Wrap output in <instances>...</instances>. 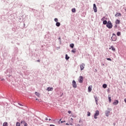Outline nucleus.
Listing matches in <instances>:
<instances>
[{
	"label": "nucleus",
	"mask_w": 126,
	"mask_h": 126,
	"mask_svg": "<svg viewBox=\"0 0 126 126\" xmlns=\"http://www.w3.org/2000/svg\"><path fill=\"white\" fill-rule=\"evenodd\" d=\"M106 27L107 28H109V29H112V28H113V24H112V22H111V21H109L107 22Z\"/></svg>",
	"instance_id": "f257e3e1"
},
{
	"label": "nucleus",
	"mask_w": 126,
	"mask_h": 126,
	"mask_svg": "<svg viewBox=\"0 0 126 126\" xmlns=\"http://www.w3.org/2000/svg\"><path fill=\"white\" fill-rule=\"evenodd\" d=\"M100 114V113L99 112L98 110H96L95 112L94 115V119H95V120L97 119L98 116H99V114Z\"/></svg>",
	"instance_id": "f03ea898"
},
{
	"label": "nucleus",
	"mask_w": 126,
	"mask_h": 126,
	"mask_svg": "<svg viewBox=\"0 0 126 126\" xmlns=\"http://www.w3.org/2000/svg\"><path fill=\"white\" fill-rule=\"evenodd\" d=\"M111 40H112V41H116L117 40V35H116V34L113 33L112 34V36L111 37Z\"/></svg>",
	"instance_id": "7ed1b4c3"
},
{
	"label": "nucleus",
	"mask_w": 126,
	"mask_h": 126,
	"mask_svg": "<svg viewBox=\"0 0 126 126\" xmlns=\"http://www.w3.org/2000/svg\"><path fill=\"white\" fill-rule=\"evenodd\" d=\"M72 86L73 88H76L77 87V85L76 84V82H75L74 80H73L72 81Z\"/></svg>",
	"instance_id": "20e7f679"
},
{
	"label": "nucleus",
	"mask_w": 126,
	"mask_h": 126,
	"mask_svg": "<svg viewBox=\"0 0 126 126\" xmlns=\"http://www.w3.org/2000/svg\"><path fill=\"white\" fill-rule=\"evenodd\" d=\"M80 66L81 70H83V69H84V67L85 66V64L83 63L80 64Z\"/></svg>",
	"instance_id": "39448f33"
},
{
	"label": "nucleus",
	"mask_w": 126,
	"mask_h": 126,
	"mask_svg": "<svg viewBox=\"0 0 126 126\" xmlns=\"http://www.w3.org/2000/svg\"><path fill=\"white\" fill-rule=\"evenodd\" d=\"M79 82L80 83H82V82H83V77L81 76L79 77Z\"/></svg>",
	"instance_id": "423d86ee"
},
{
	"label": "nucleus",
	"mask_w": 126,
	"mask_h": 126,
	"mask_svg": "<svg viewBox=\"0 0 126 126\" xmlns=\"http://www.w3.org/2000/svg\"><path fill=\"white\" fill-rule=\"evenodd\" d=\"M118 104H119V100H114V102L113 103V105L114 106L118 105Z\"/></svg>",
	"instance_id": "0eeeda50"
},
{
	"label": "nucleus",
	"mask_w": 126,
	"mask_h": 126,
	"mask_svg": "<svg viewBox=\"0 0 126 126\" xmlns=\"http://www.w3.org/2000/svg\"><path fill=\"white\" fill-rule=\"evenodd\" d=\"M94 12H97V7L96 6V4H94Z\"/></svg>",
	"instance_id": "6e6552de"
},
{
	"label": "nucleus",
	"mask_w": 126,
	"mask_h": 126,
	"mask_svg": "<svg viewBox=\"0 0 126 126\" xmlns=\"http://www.w3.org/2000/svg\"><path fill=\"white\" fill-rule=\"evenodd\" d=\"M54 88L53 87H48L47 89V91H53Z\"/></svg>",
	"instance_id": "1a4fd4ad"
},
{
	"label": "nucleus",
	"mask_w": 126,
	"mask_h": 126,
	"mask_svg": "<svg viewBox=\"0 0 126 126\" xmlns=\"http://www.w3.org/2000/svg\"><path fill=\"white\" fill-rule=\"evenodd\" d=\"M92 91V86H90L88 87V92H91Z\"/></svg>",
	"instance_id": "9d476101"
},
{
	"label": "nucleus",
	"mask_w": 126,
	"mask_h": 126,
	"mask_svg": "<svg viewBox=\"0 0 126 126\" xmlns=\"http://www.w3.org/2000/svg\"><path fill=\"white\" fill-rule=\"evenodd\" d=\"M122 16V14H121V13H116V14H115L116 17H118V16Z\"/></svg>",
	"instance_id": "9b49d317"
},
{
	"label": "nucleus",
	"mask_w": 126,
	"mask_h": 126,
	"mask_svg": "<svg viewBox=\"0 0 126 126\" xmlns=\"http://www.w3.org/2000/svg\"><path fill=\"white\" fill-rule=\"evenodd\" d=\"M35 94L36 96H37V97L38 98H40V96H41V94H40V93H38V92H35Z\"/></svg>",
	"instance_id": "f8f14e48"
},
{
	"label": "nucleus",
	"mask_w": 126,
	"mask_h": 126,
	"mask_svg": "<svg viewBox=\"0 0 126 126\" xmlns=\"http://www.w3.org/2000/svg\"><path fill=\"white\" fill-rule=\"evenodd\" d=\"M2 126H8V124L7 122H4Z\"/></svg>",
	"instance_id": "ddd939ff"
},
{
	"label": "nucleus",
	"mask_w": 126,
	"mask_h": 126,
	"mask_svg": "<svg viewBox=\"0 0 126 126\" xmlns=\"http://www.w3.org/2000/svg\"><path fill=\"white\" fill-rule=\"evenodd\" d=\"M70 48H71V49H73V47H74V44L73 43L70 44Z\"/></svg>",
	"instance_id": "4468645a"
},
{
	"label": "nucleus",
	"mask_w": 126,
	"mask_h": 126,
	"mask_svg": "<svg viewBox=\"0 0 126 126\" xmlns=\"http://www.w3.org/2000/svg\"><path fill=\"white\" fill-rule=\"evenodd\" d=\"M111 49L112 51H116V49H115V48L113 46H111L110 48H109L110 50H111Z\"/></svg>",
	"instance_id": "2eb2a0df"
},
{
	"label": "nucleus",
	"mask_w": 126,
	"mask_h": 126,
	"mask_svg": "<svg viewBox=\"0 0 126 126\" xmlns=\"http://www.w3.org/2000/svg\"><path fill=\"white\" fill-rule=\"evenodd\" d=\"M107 24H108V22H107L106 20L103 21V24H104V25H106H106H107Z\"/></svg>",
	"instance_id": "dca6fc26"
},
{
	"label": "nucleus",
	"mask_w": 126,
	"mask_h": 126,
	"mask_svg": "<svg viewBox=\"0 0 126 126\" xmlns=\"http://www.w3.org/2000/svg\"><path fill=\"white\" fill-rule=\"evenodd\" d=\"M56 25V26H57V27H60V26H61V23H60L59 22H57Z\"/></svg>",
	"instance_id": "f3484780"
},
{
	"label": "nucleus",
	"mask_w": 126,
	"mask_h": 126,
	"mask_svg": "<svg viewBox=\"0 0 126 126\" xmlns=\"http://www.w3.org/2000/svg\"><path fill=\"white\" fill-rule=\"evenodd\" d=\"M120 20L117 19L116 21V24H120Z\"/></svg>",
	"instance_id": "a211bd4d"
},
{
	"label": "nucleus",
	"mask_w": 126,
	"mask_h": 126,
	"mask_svg": "<svg viewBox=\"0 0 126 126\" xmlns=\"http://www.w3.org/2000/svg\"><path fill=\"white\" fill-rule=\"evenodd\" d=\"M76 52V49L75 48L73 49L71 51L72 53H75Z\"/></svg>",
	"instance_id": "6ab92c4d"
},
{
	"label": "nucleus",
	"mask_w": 126,
	"mask_h": 126,
	"mask_svg": "<svg viewBox=\"0 0 126 126\" xmlns=\"http://www.w3.org/2000/svg\"><path fill=\"white\" fill-rule=\"evenodd\" d=\"M65 59L66 60H69V57H68V56L67 55V54L65 55Z\"/></svg>",
	"instance_id": "aec40b11"
},
{
	"label": "nucleus",
	"mask_w": 126,
	"mask_h": 126,
	"mask_svg": "<svg viewBox=\"0 0 126 126\" xmlns=\"http://www.w3.org/2000/svg\"><path fill=\"white\" fill-rule=\"evenodd\" d=\"M108 101L109 103H111V102H112V99H111V96L108 97Z\"/></svg>",
	"instance_id": "412c9836"
},
{
	"label": "nucleus",
	"mask_w": 126,
	"mask_h": 126,
	"mask_svg": "<svg viewBox=\"0 0 126 126\" xmlns=\"http://www.w3.org/2000/svg\"><path fill=\"white\" fill-rule=\"evenodd\" d=\"M16 126H20V123L19 122H17L16 124Z\"/></svg>",
	"instance_id": "4be33fe9"
},
{
	"label": "nucleus",
	"mask_w": 126,
	"mask_h": 126,
	"mask_svg": "<svg viewBox=\"0 0 126 126\" xmlns=\"http://www.w3.org/2000/svg\"><path fill=\"white\" fill-rule=\"evenodd\" d=\"M103 88H107V85L106 84H103L102 86Z\"/></svg>",
	"instance_id": "5701e85b"
},
{
	"label": "nucleus",
	"mask_w": 126,
	"mask_h": 126,
	"mask_svg": "<svg viewBox=\"0 0 126 126\" xmlns=\"http://www.w3.org/2000/svg\"><path fill=\"white\" fill-rule=\"evenodd\" d=\"M117 36H121V32H118L117 33Z\"/></svg>",
	"instance_id": "b1692460"
},
{
	"label": "nucleus",
	"mask_w": 126,
	"mask_h": 126,
	"mask_svg": "<svg viewBox=\"0 0 126 126\" xmlns=\"http://www.w3.org/2000/svg\"><path fill=\"white\" fill-rule=\"evenodd\" d=\"M54 21H55V22L58 23V22L59 21V20L58 19V18H55L54 19Z\"/></svg>",
	"instance_id": "393cba45"
},
{
	"label": "nucleus",
	"mask_w": 126,
	"mask_h": 126,
	"mask_svg": "<svg viewBox=\"0 0 126 126\" xmlns=\"http://www.w3.org/2000/svg\"><path fill=\"white\" fill-rule=\"evenodd\" d=\"M91 115V113H90V112H88V114H87L88 117H90Z\"/></svg>",
	"instance_id": "a878e982"
},
{
	"label": "nucleus",
	"mask_w": 126,
	"mask_h": 126,
	"mask_svg": "<svg viewBox=\"0 0 126 126\" xmlns=\"http://www.w3.org/2000/svg\"><path fill=\"white\" fill-rule=\"evenodd\" d=\"M75 11H76L75 8L72 9V12H75Z\"/></svg>",
	"instance_id": "bb28decb"
},
{
	"label": "nucleus",
	"mask_w": 126,
	"mask_h": 126,
	"mask_svg": "<svg viewBox=\"0 0 126 126\" xmlns=\"http://www.w3.org/2000/svg\"><path fill=\"white\" fill-rule=\"evenodd\" d=\"M109 114H110V112L107 111L106 113V116H109Z\"/></svg>",
	"instance_id": "cd10ccee"
},
{
	"label": "nucleus",
	"mask_w": 126,
	"mask_h": 126,
	"mask_svg": "<svg viewBox=\"0 0 126 126\" xmlns=\"http://www.w3.org/2000/svg\"><path fill=\"white\" fill-rule=\"evenodd\" d=\"M26 122H25V121H22L21 122V124H25Z\"/></svg>",
	"instance_id": "c85d7f7f"
},
{
	"label": "nucleus",
	"mask_w": 126,
	"mask_h": 126,
	"mask_svg": "<svg viewBox=\"0 0 126 126\" xmlns=\"http://www.w3.org/2000/svg\"><path fill=\"white\" fill-rule=\"evenodd\" d=\"M107 61H110V62H112V59L111 58H107Z\"/></svg>",
	"instance_id": "c756f323"
},
{
	"label": "nucleus",
	"mask_w": 126,
	"mask_h": 126,
	"mask_svg": "<svg viewBox=\"0 0 126 126\" xmlns=\"http://www.w3.org/2000/svg\"><path fill=\"white\" fill-rule=\"evenodd\" d=\"M104 20H105V17H103L101 19V21H104Z\"/></svg>",
	"instance_id": "7c9ffc66"
},
{
	"label": "nucleus",
	"mask_w": 126,
	"mask_h": 126,
	"mask_svg": "<svg viewBox=\"0 0 126 126\" xmlns=\"http://www.w3.org/2000/svg\"><path fill=\"white\" fill-rule=\"evenodd\" d=\"M95 101L96 105H98V99H96Z\"/></svg>",
	"instance_id": "2f4dec72"
},
{
	"label": "nucleus",
	"mask_w": 126,
	"mask_h": 126,
	"mask_svg": "<svg viewBox=\"0 0 126 126\" xmlns=\"http://www.w3.org/2000/svg\"><path fill=\"white\" fill-rule=\"evenodd\" d=\"M24 126H28V125H27V123H26V122L25 124H24Z\"/></svg>",
	"instance_id": "473e14b6"
},
{
	"label": "nucleus",
	"mask_w": 126,
	"mask_h": 126,
	"mask_svg": "<svg viewBox=\"0 0 126 126\" xmlns=\"http://www.w3.org/2000/svg\"><path fill=\"white\" fill-rule=\"evenodd\" d=\"M68 114H71V111H68Z\"/></svg>",
	"instance_id": "72a5a7b5"
},
{
	"label": "nucleus",
	"mask_w": 126,
	"mask_h": 126,
	"mask_svg": "<svg viewBox=\"0 0 126 126\" xmlns=\"http://www.w3.org/2000/svg\"><path fill=\"white\" fill-rule=\"evenodd\" d=\"M94 98H95V100H98V98H97V97H94Z\"/></svg>",
	"instance_id": "f704fd0d"
},
{
	"label": "nucleus",
	"mask_w": 126,
	"mask_h": 126,
	"mask_svg": "<svg viewBox=\"0 0 126 126\" xmlns=\"http://www.w3.org/2000/svg\"><path fill=\"white\" fill-rule=\"evenodd\" d=\"M114 27H115V28H117V27H118V26H117V25H115V26H114Z\"/></svg>",
	"instance_id": "c9c22d12"
},
{
	"label": "nucleus",
	"mask_w": 126,
	"mask_h": 126,
	"mask_svg": "<svg viewBox=\"0 0 126 126\" xmlns=\"http://www.w3.org/2000/svg\"><path fill=\"white\" fill-rule=\"evenodd\" d=\"M45 121H48V118H46L45 119Z\"/></svg>",
	"instance_id": "e433bc0d"
},
{
	"label": "nucleus",
	"mask_w": 126,
	"mask_h": 126,
	"mask_svg": "<svg viewBox=\"0 0 126 126\" xmlns=\"http://www.w3.org/2000/svg\"><path fill=\"white\" fill-rule=\"evenodd\" d=\"M124 101H125V103H126V98H125Z\"/></svg>",
	"instance_id": "4c0bfd02"
},
{
	"label": "nucleus",
	"mask_w": 126,
	"mask_h": 126,
	"mask_svg": "<svg viewBox=\"0 0 126 126\" xmlns=\"http://www.w3.org/2000/svg\"><path fill=\"white\" fill-rule=\"evenodd\" d=\"M61 123H65V121H62Z\"/></svg>",
	"instance_id": "58836bf2"
},
{
	"label": "nucleus",
	"mask_w": 126,
	"mask_h": 126,
	"mask_svg": "<svg viewBox=\"0 0 126 126\" xmlns=\"http://www.w3.org/2000/svg\"><path fill=\"white\" fill-rule=\"evenodd\" d=\"M66 126H69V124H66Z\"/></svg>",
	"instance_id": "ea45409f"
},
{
	"label": "nucleus",
	"mask_w": 126,
	"mask_h": 126,
	"mask_svg": "<svg viewBox=\"0 0 126 126\" xmlns=\"http://www.w3.org/2000/svg\"><path fill=\"white\" fill-rule=\"evenodd\" d=\"M36 100L37 101H39V99H38V98H36Z\"/></svg>",
	"instance_id": "a19ab883"
},
{
	"label": "nucleus",
	"mask_w": 126,
	"mask_h": 126,
	"mask_svg": "<svg viewBox=\"0 0 126 126\" xmlns=\"http://www.w3.org/2000/svg\"><path fill=\"white\" fill-rule=\"evenodd\" d=\"M37 62H38V63H39L40 60H37Z\"/></svg>",
	"instance_id": "79ce46f5"
},
{
	"label": "nucleus",
	"mask_w": 126,
	"mask_h": 126,
	"mask_svg": "<svg viewBox=\"0 0 126 126\" xmlns=\"http://www.w3.org/2000/svg\"><path fill=\"white\" fill-rule=\"evenodd\" d=\"M81 122V120H80V121H79V123H80Z\"/></svg>",
	"instance_id": "37998d69"
},
{
	"label": "nucleus",
	"mask_w": 126,
	"mask_h": 126,
	"mask_svg": "<svg viewBox=\"0 0 126 126\" xmlns=\"http://www.w3.org/2000/svg\"><path fill=\"white\" fill-rule=\"evenodd\" d=\"M71 120L72 121H73V119L72 118H71Z\"/></svg>",
	"instance_id": "c03bdc74"
},
{
	"label": "nucleus",
	"mask_w": 126,
	"mask_h": 126,
	"mask_svg": "<svg viewBox=\"0 0 126 126\" xmlns=\"http://www.w3.org/2000/svg\"><path fill=\"white\" fill-rule=\"evenodd\" d=\"M1 80H2V81L3 80V79H1Z\"/></svg>",
	"instance_id": "a18cd8bd"
},
{
	"label": "nucleus",
	"mask_w": 126,
	"mask_h": 126,
	"mask_svg": "<svg viewBox=\"0 0 126 126\" xmlns=\"http://www.w3.org/2000/svg\"><path fill=\"white\" fill-rule=\"evenodd\" d=\"M70 125L71 126H72V124H70Z\"/></svg>",
	"instance_id": "49530a36"
},
{
	"label": "nucleus",
	"mask_w": 126,
	"mask_h": 126,
	"mask_svg": "<svg viewBox=\"0 0 126 126\" xmlns=\"http://www.w3.org/2000/svg\"><path fill=\"white\" fill-rule=\"evenodd\" d=\"M49 121H51V119H49Z\"/></svg>",
	"instance_id": "de8ad7c7"
},
{
	"label": "nucleus",
	"mask_w": 126,
	"mask_h": 126,
	"mask_svg": "<svg viewBox=\"0 0 126 126\" xmlns=\"http://www.w3.org/2000/svg\"><path fill=\"white\" fill-rule=\"evenodd\" d=\"M102 65H105V64H102Z\"/></svg>",
	"instance_id": "09e8293b"
}]
</instances>
